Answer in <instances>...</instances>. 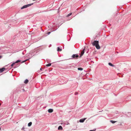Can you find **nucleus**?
<instances>
[{"instance_id": "18", "label": "nucleus", "mask_w": 131, "mask_h": 131, "mask_svg": "<svg viewBox=\"0 0 131 131\" xmlns=\"http://www.w3.org/2000/svg\"><path fill=\"white\" fill-rule=\"evenodd\" d=\"M20 61V60H18L15 62V63H17Z\"/></svg>"}, {"instance_id": "6", "label": "nucleus", "mask_w": 131, "mask_h": 131, "mask_svg": "<svg viewBox=\"0 0 131 131\" xmlns=\"http://www.w3.org/2000/svg\"><path fill=\"white\" fill-rule=\"evenodd\" d=\"M5 69L4 68H2L0 69V72H2L4 71Z\"/></svg>"}, {"instance_id": "10", "label": "nucleus", "mask_w": 131, "mask_h": 131, "mask_svg": "<svg viewBox=\"0 0 131 131\" xmlns=\"http://www.w3.org/2000/svg\"><path fill=\"white\" fill-rule=\"evenodd\" d=\"M108 64H109V65H110V66H112V67H114V65L113 64L111 63H108Z\"/></svg>"}, {"instance_id": "19", "label": "nucleus", "mask_w": 131, "mask_h": 131, "mask_svg": "<svg viewBox=\"0 0 131 131\" xmlns=\"http://www.w3.org/2000/svg\"><path fill=\"white\" fill-rule=\"evenodd\" d=\"M78 94V92H75V95H77V94Z\"/></svg>"}, {"instance_id": "11", "label": "nucleus", "mask_w": 131, "mask_h": 131, "mask_svg": "<svg viewBox=\"0 0 131 131\" xmlns=\"http://www.w3.org/2000/svg\"><path fill=\"white\" fill-rule=\"evenodd\" d=\"M28 82V80L27 79H26L24 82V83L25 84L27 83Z\"/></svg>"}, {"instance_id": "14", "label": "nucleus", "mask_w": 131, "mask_h": 131, "mask_svg": "<svg viewBox=\"0 0 131 131\" xmlns=\"http://www.w3.org/2000/svg\"><path fill=\"white\" fill-rule=\"evenodd\" d=\"M78 70H83V69L81 68H78Z\"/></svg>"}, {"instance_id": "5", "label": "nucleus", "mask_w": 131, "mask_h": 131, "mask_svg": "<svg viewBox=\"0 0 131 131\" xmlns=\"http://www.w3.org/2000/svg\"><path fill=\"white\" fill-rule=\"evenodd\" d=\"M85 119V118H84L83 119H81L80 120L79 122L81 123H83L84 122Z\"/></svg>"}, {"instance_id": "20", "label": "nucleus", "mask_w": 131, "mask_h": 131, "mask_svg": "<svg viewBox=\"0 0 131 131\" xmlns=\"http://www.w3.org/2000/svg\"><path fill=\"white\" fill-rule=\"evenodd\" d=\"M27 60H25L23 61L22 62V63H24V62H26L27 61Z\"/></svg>"}, {"instance_id": "24", "label": "nucleus", "mask_w": 131, "mask_h": 131, "mask_svg": "<svg viewBox=\"0 0 131 131\" xmlns=\"http://www.w3.org/2000/svg\"><path fill=\"white\" fill-rule=\"evenodd\" d=\"M24 127H23L22 128V130H24Z\"/></svg>"}, {"instance_id": "12", "label": "nucleus", "mask_w": 131, "mask_h": 131, "mask_svg": "<svg viewBox=\"0 0 131 131\" xmlns=\"http://www.w3.org/2000/svg\"><path fill=\"white\" fill-rule=\"evenodd\" d=\"M32 123L31 122H29L28 124V126H30L32 125Z\"/></svg>"}, {"instance_id": "13", "label": "nucleus", "mask_w": 131, "mask_h": 131, "mask_svg": "<svg viewBox=\"0 0 131 131\" xmlns=\"http://www.w3.org/2000/svg\"><path fill=\"white\" fill-rule=\"evenodd\" d=\"M51 63H50L47 64L46 65V66L47 67H49V66H51Z\"/></svg>"}, {"instance_id": "8", "label": "nucleus", "mask_w": 131, "mask_h": 131, "mask_svg": "<svg viewBox=\"0 0 131 131\" xmlns=\"http://www.w3.org/2000/svg\"><path fill=\"white\" fill-rule=\"evenodd\" d=\"M58 129L59 130H62L63 128L61 126H60L58 127Z\"/></svg>"}, {"instance_id": "3", "label": "nucleus", "mask_w": 131, "mask_h": 131, "mask_svg": "<svg viewBox=\"0 0 131 131\" xmlns=\"http://www.w3.org/2000/svg\"><path fill=\"white\" fill-rule=\"evenodd\" d=\"M79 57V56L78 55H76L75 54H73L72 56V57L73 58H74L75 57V59H77Z\"/></svg>"}, {"instance_id": "26", "label": "nucleus", "mask_w": 131, "mask_h": 131, "mask_svg": "<svg viewBox=\"0 0 131 131\" xmlns=\"http://www.w3.org/2000/svg\"><path fill=\"white\" fill-rule=\"evenodd\" d=\"M1 103H0V106H1Z\"/></svg>"}, {"instance_id": "23", "label": "nucleus", "mask_w": 131, "mask_h": 131, "mask_svg": "<svg viewBox=\"0 0 131 131\" xmlns=\"http://www.w3.org/2000/svg\"><path fill=\"white\" fill-rule=\"evenodd\" d=\"M50 32H48V35H49V34H50Z\"/></svg>"}, {"instance_id": "15", "label": "nucleus", "mask_w": 131, "mask_h": 131, "mask_svg": "<svg viewBox=\"0 0 131 131\" xmlns=\"http://www.w3.org/2000/svg\"><path fill=\"white\" fill-rule=\"evenodd\" d=\"M110 122L112 123H114L116 122V121H115L112 120H111L110 121Z\"/></svg>"}, {"instance_id": "22", "label": "nucleus", "mask_w": 131, "mask_h": 131, "mask_svg": "<svg viewBox=\"0 0 131 131\" xmlns=\"http://www.w3.org/2000/svg\"><path fill=\"white\" fill-rule=\"evenodd\" d=\"M2 57L3 56H0V59H1Z\"/></svg>"}, {"instance_id": "2", "label": "nucleus", "mask_w": 131, "mask_h": 131, "mask_svg": "<svg viewBox=\"0 0 131 131\" xmlns=\"http://www.w3.org/2000/svg\"><path fill=\"white\" fill-rule=\"evenodd\" d=\"M33 4V3H32V4H31L27 5H25L23 6V7H22L21 8V9H23L24 8H27V7H29L31 6V5H32Z\"/></svg>"}, {"instance_id": "9", "label": "nucleus", "mask_w": 131, "mask_h": 131, "mask_svg": "<svg viewBox=\"0 0 131 131\" xmlns=\"http://www.w3.org/2000/svg\"><path fill=\"white\" fill-rule=\"evenodd\" d=\"M62 49L60 48L59 47H58L57 51H62Z\"/></svg>"}, {"instance_id": "21", "label": "nucleus", "mask_w": 131, "mask_h": 131, "mask_svg": "<svg viewBox=\"0 0 131 131\" xmlns=\"http://www.w3.org/2000/svg\"><path fill=\"white\" fill-rule=\"evenodd\" d=\"M95 130H96V129H95L94 130H90V131H95Z\"/></svg>"}, {"instance_id": "7", "label": "nucleus", "mask_w": 131, "mask_h": 131, "mask_svg": "<svg viewBox=\"0 0 131 131\" xmlns=\"http://www.w3.org/2000/svg\"><path fill=\"white\" fill-rule=\"evenodd\" d=\"M48 112L49 113L52 112L53 111V110L51 109H49L48 110Z\"/></svg>"}, {"instance_id": "16", "label": "nucleus", "mask_w": 131, "mask_h": 131, "mask_svg": "<svg viewBox=\"0 0 131 131\" xmlns=\"http://www.w3.org/2000/svg\"><path fill=\"white\" fill-rule=\"evenodd\" d=\"M72 14V13H70V14H68L67 15V17H68L71 15Z\"/></svg>"}, {"instance_id": "25", "label": "nucleus", "mask_w": 131, "mask_h": 131, "mask_svg": "<svg viewBox=\"0 0 131 131\" xmlns=\"http://www.w3.org/2000/svg\"><path fill=\"white\" fill-rule=\"evenodd\" d=\"M42 68H41L40 69V70H42Z\"/></svg>"}, {"instance_id": "4", "label": "nucleus", "mask_w": 131, "mask_h": 131, "mask_svg": "<svg viewBox=\"0 0 131 131\" xmlns=\"http://www.w3.org/2000/svg\"><path fill=\"white\" fill-rule=\"evenodd\" d=\"M85 50V49H84L81 52V54L80 56V57H81L82 56L83 54L84 53V51Z\"/></svg>"}, {"instance_id": "1", "label": "nucleus", "mask_w": 131, "mask_h": 131, "mask_svg": "<svg viewBox=\"0 0 131 131\" xmlns=\"http://www.w3.org/2000/svg\"><path fill=\"white\" fill-rule=\"evenodd\" d=\"M99 42L98 41H94L92 42V44L93 46H95L97 49H99L100 48V46L99 44Z\"/></svg>"}, {"instance_id": "17", "label": "nucleus", "mask_w": 131, "mask_h": 131, "mask_svg": "<svg viewBox=\"0 0 131 131\" xmlns=\"http://www.w3.org/2000/svg\"><path fill=\"white\" fill-rule=\"evenodd\" d=\"M15 63H12V64L11 65V67H13L14 66V65L15 64Z\"/></svg>"}]
</instances>
